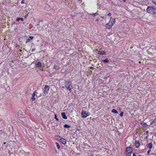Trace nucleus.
I'll return each instance as SVG.
<instances>
[{"label": "nucleus", "instance_id": "ddd939ff", "mask_svg": "<svg viewBox=\"0 0 156 156\" xmlns=\"http://www.w3.org/2000/svg\"><path fill=\"white\" fill-rule=\"evenodd\" d=\"M41 64L40 62H38L35 65V67H36L39 68L41 67Z\"/></svg>", "mask_w": 156, "mask_h": 156}, {"label": "nucleus", "instance_id": "ea45409f", "mask_svg": "<svg viewBox=\"0 0 156 156\" xmlns=\"http://www.w3.org/2000/svg\"><path fill=\"white\" fill-rule=\"evenodd\" d=\"M137 156H142L140 155H138Z\"/></svg>", "mask_w": 156, "mask_h": 156}, {"label": "nucleus", "instance_id": "a211bd4d", "mask_svg": "<svg viewBox=\"0 0 156 156\" xmlns=\"http://www.w3.org/2000/svg\"><path fill=\"white\" fill-rule=\"evenodd\" d=\"M64 127L66 128H69L70 127V126L67 124H65L64 125Z\"/></svg>", "mask_w": 156, "mask_h": 156}, {"label": "nucleus", "instance_id": "aec40b11", "mask_svg": "<svg viewBox=\"0 0 156 156\" xmlns=\"http://www.w3.org/2000/svg\"><path fill=\"white\" fill-rule=\"evenodd\" d=\"M112 112L116 114L118 113V112L115 109H113L112 111Z\"/></svg>", "mask_w": 156, "mask_h": 156}, {"label": "nucleus", "instance_id": "7ed1b4c3", "mask_svg": "<svg viewBox=\"0 0 156 156\" xmlns=\"http://www.w3.org/2000/svg\"><path fill=\"white\" fill-rule=\"evenodd\" d=\"M132 151V148L131 147H127L126 149V154L127 156H130Z\"/></svg>", "mask_w": 156, "mask_h": 156}, {"label": "nucleus", "instance_id": "bb28decb", "mask_svg": "<svg viewBox=\"0 0 156 156\" xmlns=\"http://www.w3.org/2000/svg\"><path fill=\"white\" fill-rule=\"evenodd\" d=\"M28 119V118H23L22 119V121H23V120H24L25 119Z\"/></svg>", "mask_w": 156, "mask_h": 156}, {"label": "nucleus", "instance_id": "9b49d317", "mask_svg": "<svg viewBox=\"0 0 156 156\" xmlns=\"http://www.w3.org/2000/svg\"><path fill=\"white\" fill-rule=\"evenodd\" d=\"M36 91H35L32 94V97H31V99L33 101H34L35 100V98L34 97L35 96V92Z\"/></svg>", "mask_w": 156, "mask_h": 156}, {"label": "nucleus", "instance_id": "4be33fe9", "mask_svg": "<svg viewBox=\"0 0 156 156\" xmlns=\"http://www.w3.org/2000/svg\"><path fill=\"white\" fill-rule=\"evenodd\" d=\"M103 61V62L107 63L109 62V61L108 59H105Z\"/></svg>", "mask_w": 156, "mask_h": 156}, {"label": "nucleus", "instance_id": "f704fd0d", "mask_svg": "<svg viewBox=\"0 0 156 156\" xmlns=\"http://www.w3.org/2000/svg\"><path fill=\"white\" fill-rule=\"evenodd\" d=\"M43 22V21L42 20H40L39 21V23L40 22Z\"/></svg>", "mask_w": 156, "mask_h": 156}, {"label": "nucleus", "instance_id": "37998d69", "mask_svg": "<svg viewBox=\"0 0 156 156\" xmlns=\"http://www.w3.org/2000/svg\"><path fill=\"white\" fill-rule=\"evenodd\" d=\"M63 87V88H64V87Z\"/></svg>", "mask_w": 156, "mask_h": 156}, {"label": "nucleus", "instance_id": "39448f33", "mask_svg": "<svg viewBox=\"0 0 156 156\" xmlns=\"http://www.w3.org/2000/svg\"><path fill=\"white\" fill-rule=\"evenodd\" d=\"M65 84L67 90L71 91H72V86L69 84V82L68 81H66Z\"/></svg>", "mask_w": 156, "mask_h": 156}, {"label": "nucleus", "instance_id": "cd10ccee", "mask_svg": "<svg viewBox=\"0 0 156 156\" xmlns=\"http://www.w3.org/2000/svg\"><path fill=\"white\" fill-rule=\"evenodd\" d=\"M35 48H33L31 50V51L33 52L34 51H35Z\"/></svg>", "mask_w": 156, "mask_h": 156}, {"label": "nucleus", "instance_id": "2f4dec72", "mask_svg": "<svg viewBox=\"0 0 156 156\" xmlns=\"http://www.w3.org/2000/svg\"><path fill=\"white\" fill-rule=\"evenodd\" d=\"M90 69H94V67H93L91 66L90 67Z\"/></svg>", "mask_w": 156, "mask_h": 156}, {"label": "nucleus", "instance_id": "4468645a", "mask_svg": "<svg viewBox=\"0 0 156 156\" xmlns=\"http://www.w3.org/2000/svg\"><path fill=\"white\" fill-rule=\"evenodd\" d=\"M135 144L136 147H138L140 145V144L139 142L138 141H135Z\"/></svg>", "mask_w": 156, "mask_h": 156}, {"label": "nucleus", "instance_id": "6e6552de", "mask_svg": "<svg viewBox=\"0 0 156 156\" xmlns=\"http://www.w3.org/2000/svg\"><path fill=\"white\" fill-rule=\"evenodd\" d=\"M60 138L59 141L61 143L64 144H65L66 143V141L65 139L62 137Z\"/></svg>", "mask_w": 156, "mask_h": 156}, {"label": "nucleus", "instance_id": "f3484780", "mask_svg": "<svg viewBox=\"0 0 156 156\" xmlns=\"http://www.w3.org/2000/svg\"><path fill=\"white\" fill-rule=\"evenodd\" d=\"M53 69H55L56 70H58L59 69V67L57 65H55L54 66Z\"/></svg>", "mask_w": 156, "mask_h": 156}, {"label": "nucleus", "instance_id": "f257e3e1", "mask_svg": "<svg viewBox=\"0 0 156 156\" xmlns=\"http://www.w3.org/2000/svg\"><path fill=\"white\" fill-rule=\"evenodd\" d=\"M115 23V19H110L109 22L106 24V27L108 29H110L113 25Z\"/></svg>", "mask_w": 156, "mask_h": 156}, {"label": "nucleus", "instance_id": "5701e85b", "mask_svg": "<svg viewBox=\"0 0 156 156\" xmlns=\"http://www.w3.org/2000/svg\"><path fill=\"white\" fill-rule=\"evenodd\" d=\"M142 126L143 127H147V125L146 123H144Z\"/></svg>", "mask_w": 156, "mask_h": 156}, {"label": "nucleus", "instance_id": "7c9ffc66", "mask_svg": "<svg viewBox=\"0 0 156 156\" xmlns=\"http://www.w3.org/2000/svg\"><path fill=\"white\" fill-rule=\"evenodd\" d=\"M108 16H110L111 15V14L110 13H108Z\"/></svg>", "mask_w": 156, "mask_h": 156}, {"label": "nucleus", "instance_id": "f03ea898", "mask_svg": "<svg viewBox=\"0 0 156 156\" xmlns=\"http://www.w3.org/2000/svg\"><path fill=\"white\" fill-rule=\"evenodd\" d=\"M146 10L147 11L150 13H151V12H152L154 14L156 13V9L152 7H148Z\"/></svg>", "mask_w": 156, "mask_h": 156}, {"label": "nucleus", "instance_id": "412c9836", "mask_svg": "<svg viewBox=\"0 0 156 156\" xmlns=\"http://www.w3.org/2000/svg\"><path fill=\"white\" fill-rule=\"evenodd\" d=\"M56 147L58 149H59L60 148V146L57 143H56Z\"/></svg>", "mask_w": 156, "mask_h": 156}, {"label": "nucleus", "instance_id": "c756f323", "mask_svg": "<svg viewBox=\"0 0 156 156\" xmlns=\"http://www.w3.org/2000/svg\"><path fill=\"white\" fill-rule=\"evenodd\" d=\"M24 1L23 0L21 2V3L24 4Z\"/></svg>", "mask_w": 156, "mask_h": 156}, {"label": "nucleus", "instance_id": "9d476101", "mask_svg": "<svg viewBox=\"0 0 156 156\" xmlns=\"http://www.w3.org/2000/svg\"><path fill=\"white\" fill-rule=\"evenodd\" d=\"M61 115L62 118L65 119H66L67 118V116H66L65 113L64 112H62L61 113Z\"/></svg>", "mask_w": 156, "mask_h": 156}, {"label": "nucleus", "instance_id": "393cba45", "mask_svg": "<svg viewBox=\"0 0 156 156\" xmlns=\"http://www.w3.org/2000/svg\"><path fill=\"white\" fill-rule=\"evenodd\" d=\"M123 112H122L120 114V116L121 117H122L123 115Z\"/></svg>", "mask_w": 156, "mask_h": 156}, {"label": "nucleus", "instance_id": "dca6fc26", "mask_svg": "<svg viewBox=\"0 0 156 156\" xmlns=\"http://www.w3.org/2000/svg\"><path fill=\"white\" fill-rule=\"evenodd\" d=\"M90 15H91V16H93L94 17H95V16H99V14L98 13H97V12H96V13H94L90 14Z\"/></svg>", "mask_w": 156, "mask_h": 156}, {"label": "nucleus", "instance_id": "423d86ee", "mask_svg": "<svg viewBox=\"0 0 156 156\" xmlns=\"http://www.w3.org/2000/svg\"><path fill=\"white\" fill-rule=\"evenodd\" d=\"M28 154L23 151H20L19 154V156H28Z\"/></svg>", "mask_w": 156, "mask_h": 156}, {"label": "nucleus", "instance_id": "b1692460", "mask_svg": "<svg viewBox=\"0 0 156 156\" xmlns=\"http://www.w3.org/2000/svg\"><path fill=\"white\" fill-rule=\"evenodd\" d=\"M43 28V27H41L40 26H39L37 27V29L38 30H41Z\"/></svg>", "mask_w": 156, "mask_h": 156}, {"label": "nucleus", "instance_id": "72a5a7b5", "mask_svg": "<svg viewBox=\"0 0 156 156\" xmlns=\"http://www.w3.org/2000/svg\"><path fill=\"white\" fill-rule=\"evenodd\" d=\"M28 16V14H27L26 15H25V18H26L27 17V16Z\"/></svg>", "mask_w": 156, "mask_h": 156}, {"label": "nucleus", "instance_id": "a878e982", "mask_svg": "<svg viewBox=\"0 0 156 156\" xmlns=\"http://www.w3.org/2000/svg\"><path fill=\"white\" fill-rule=\"evenodd\" d=\"M152 3L154 4L156 6V2L155 1H153Z\"/></svg>", "mask_w": 156, "mask_h": 156}, {"label": "nucleus", "instance_id": "2eb2a0df", "mask_svg": "<svg viewBox=\"0 0 156 156\" xmlns=\"http://www.w3.org/2000/svg\"><path fill=\"white\" fill-rule=\"evenodd\" d=\"M147 147L149 148L150 150H151L152 147V144L151 143H149L147 145Z\"/></svg>", "mask_w": 156, "mask_h": 156}, {"label": "nucleus", "instance_id": "473e14b6", "mask_svg": "<svg viewBox=\"0 0 156 156\" xmlns=\"http://www.w3.org/2000/svg\"><path fill=\"white\" fill-rule=\"evenodd\" d=\"M151 151V150H150H150H148V151H147V153L148 154H149V153H150V151Z\"/></svg>", "mask_w": 156, "mask_h": 156}, {"label": "nucleus", "instance_id": "4c0bfd02", "mask_svg": "<svg viewBox=\"0 0 156 156\" xmlns=\"http://www.w3.org/2000/svg\"><path fill=\"white\" fill-rule=\"evenodd\" d=\"M98 20H99L98 19H97V20H96V21H98Z\"/></svg>", "mask_w": 156, "mask_h": 156}, {"label": "nucleus", "instance_id": "a19ab883", "mask_svg": "<svg viewBox=\"0 0 156 156\" xmlns=\"http://www.w3.org/2000/svg\"><path fill=\"white\" fill-rule=\"evenodd\" d=\"M146 132H147V133H148V131H147Z\"/></svg>", "mask_w": 156, "mask_h": 156}, {"label": "nucleus", "instance_id": "79ce46f5", "mask_svg": "<svg viewBox=\"0 0 156 156\" xmlns=\"http://www.w3.org/2000/svg\"><path fill=\"white\" fill-rule=\"evenodd\" d=\"M37 26L39 25V24H37Z\"/></svg>", "mask_w": 156, "mask_h": 156}, {"label": "nucleus", "instance_id": "1a4fd4ad", "mask_svg": "<svg viewBox=\"0 0 156 156\" xmlns=\"http://www.w3.org/2000/svg\"><path fill=\"white\" fill-rule=\"evenodd\" d=\"M50 88V87L48 85H45L44 87V91L45 92H47V91H49V89Z\"/></svg>", "mask_w": 156, "mask_h": 156}, {"label": "nucleus", "instance_id": "58836bf2", "mask_svg": "<svg viewBox=\"0 0 156 156\" xmlns=\"http://www.w3.org/2000/svg\"><path fill=\"white\" fill-rule=\"evenodd\" d=\"M6 144V143L5 142H4V143H3V144Z\"/></svg>", "mask_w": 156, "mask_h": 156}, {"label": "nucleus", "instance_id": "20e7f679", "mask_svg": "<svg viewBox=\"0 0 156 156\" xmlns=\"http://www.w3.org/2000/svg\"><path fill=\"white\" fill-rule=\"evenodd\" d=\"M82 117L83 118H85L89 116L90 113L86 111H82L81 113Z\"/></svg>", "mask_w": 156, "mask_h": 156}, {"label": "nucleus", "instance_id": "c85d7f7f", "mask_svg": "<svg viewBox=\"0 0 156 156\" xmlns=\"http://www.w3.org/2000/svg\"><path fill=\"white\" fill-rule=\"evenodd\" d=\"M55 118L56 119V120H57V121H58V118H57L56 116V115H55Z\"/></svg>", "mask_w": 156, "mask_h": 156}, {"label": "nucleus", "instance_id": "0eeeda50", "mask_svg": "<svg viewBox=\"0 0 156 156\" xmlns=\"http://www.w3.org/2000/svg\"><path fill=\"white\" fill-rule=\"evenodd\" d=\"M96 52L97 53H98L100 55H106V52L104 51H100L98 50L97 49H96Z\"/></svg>", "mask_w": 156, "mask_h": 156}, {"label": "nucleus", "instance_id": "e433bc0d", "mask_svg": "<svg viewBox=\"0 0 156 156\" xmlns=\"http://www.w3.org/2000/svg\"><path fill=\"white\" fill-rule=\"evenodd\" d=\"M133 156H136V155L134 153L133 154Z\"/></svg>", "mask_w": 156, "mask_h": 156}, {"label": "nucleus", "instance_id": "f8f14e48", "mask_svg": "<svg viewBox=\"0 0 156 156\" xmlns=\"http://www.w3.org/2000/svg\"><path fill=\"white\" fill-rule=\"evenodd\" d=\"M34 38V37H32V36H30L29 37V38H27V39L26 40V43H27L28 42H29L30 41V39L31 40H32V39H33Z\"/></svg>", "mask_w": 156, "mask_h": 156}, {"label": "nucleus", "instance_id": "c9c22d12", "mask_svg": "<svg viewBox=\"0 0 156 156\" xmlns=\"http://www.w3.org/2000/svg\"><path fill=\"white\" fill-rule=\"evenodd\" d=\"M101 18H104V16H101Z\"/></svg>", "mask_w": 156, "mask_h": 156}, {"label": "nucleus", "instance_id": "6ab92c4d", "mask_svg": "<svg viewBox=\"0 0 156 156\" xmlns=\"http://www.w3.org/2000/svg\"><path fill=\"white\" fill-rule=\"evenodd\" d=\"M20 20H21L22 21H23V19L22 18H17L16 19V21H19Z\"/></svg>", "mask_w": 156, "mask_h": 156}]
</instances>
